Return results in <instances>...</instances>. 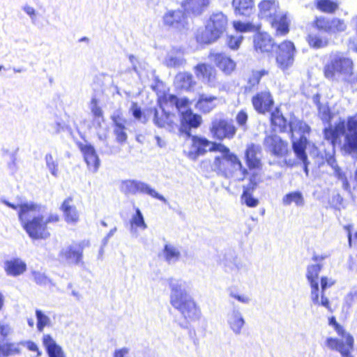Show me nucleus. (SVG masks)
<instances>
[{
	"label": "nucleus",
	"instance_id": "f257e3e1",
	"mask_svg": "<svg viewBox=\"0 0 357 357\" xmlns=\"http://www.w3.org/2000/svg\"><path fill=\"white\" fill-rule=\"evenodd\" d=\"M3 203L15 210L19 209V220L24 229L32 239H46L50 237L48 225L59 220V215L49 211L44 205L32 202L15 205L6 200H3Z\"/></svg>",
	"mask_w": 357,
	"mask_h": 357
},
{
	"label": "nucleus",
	"instance_id": "f03ea898",
	"mask_svg": "<svg viewBox=\"0 0 357 357\" xmlns=\"http://www.w3.org/2000/svg\"><path fill=\"white\" fill-rule=\"evenodd\" d=\"M192 148L197 155H202L208 151L220 152L221 155L215 157L214 165L227 177H235L239 181H243L248 174V170L243 167L237 155L231 153L229 149L222 144L211 142L205 138L193 136Z\"/></svg>",
	"mask_w": 357,
	"mask_h": 357
},
{
	"label": "nucleus",
	"instance_id": "7ed1b4c3",
	"mask_svg": "<svg viewBox=\"0 0 357 357\" xmlns=\"http://www.w3.org/2000/svg\"><path fill=\"white\" fill-rule=\"evenodd\" d=\"M324 136L327 140L334 143L340 136H344V147L349 153L357 152V114L349 116L347 120H340L335 127L326 128Z\"/></svg>",
	"mask_w": 357,
	"mask_h": 357
},
{
	"label": "nucleus",
	"instance_id": "20e7f679",
	"mask_svg": "<svg viewBox=\"0 0 357 357\" xmlns=\"http://www.w3.org/2000/svg\"><path fill=\"white\" fill-rule=\"evenodd\" d=\"M259 17L265 19L275 31L276 36H285L289 31V23L287 13L279 10L277 0H262L258 4Z\"/></svg>",
	"mask_w": 357,
	"mask_h": 357
},
{
	"label": "nucleus",
	"instance_id": "39448f33",
	"mask_svg": "<svg viewBox=\"0 0 357 357\" xmlns=\"http://www.w3.org/2000/svg\"><path fill=\"white\" fill-rule=\"evenodd\" d=\"M324 74L329 80H335L341 77L347 82L356 81L353 73L352 60L340 52H335L330 56L329 61L324 66Z\"/></svg>",
	"mask_w": 357,
	"mask_h": 357
},
{
	"label": "nucleus",
	"instance_id": "423d86ee",
	"mask_svg": "<svg viewBox=\"0 0 357 357\" xmlns=\"http://www.w3.org/2000/svg\"><path fill=\"white\" fill-rule=\"evenodd\" d=\"M329 325L333 326L337 333L342 337V340H339L335 338H328L326 340L327 346L340 352L342 357H353L351 351L354 347V338L352 335L346 332L342 326H340L335 320L334 317L329 319Z\"/></svg>",
	"mask_w": 357,
	"mask_h": 357
},
{
	"label": "nucleus",
	"instance_id": "0eeeda50",
	"mask_svg": "<svg viewBox=\"0 0 357 357\" xmlns=\"http://www.w3.org/2000/svg\"><path fill=\"white\" fill-rule=\"evenodd\" d=\"M166 105L175 106L176 109L181 112V121L188 124L190 127L197 128L202 122V117L193 114L188 109V100L186 98L178 99L176 96L168 94L165 97Z\"/></svg>",
	"mask_w": 357,
	"mask_h": 357
},
{
	"label": "nucleus",
	"instance_id": "6e6552de",
	"mask_svg": "<svg viewBox=\"0 0 357 357\" xmlns=\"http://www.w3.org/2000/svg\"><path fill=\"white\" fill-rule=\"evenodd\" d=\"M322 267L323 265L320 264L308 265L306 271V278L311 287L310 298L313 303L328 308V299L324 294L321 295V298L319 297L318 276Z\"/></svg>",
	"mask_w": 357,
	"mask_h": 357
},
{
	"label": "nucleus",
	"instance_id": "1a4fd4ad",
	"mask_svg": "<svg viewBox=\"0 0 357 357\" xmlns=\"http://www.w3.org/2000/svg\"><path fill=\"white\" fill-rule=\"evenodd\" d=\"M296 48L291 41H284L278 46L275 55V63L278 68L285 73L289 70L294 63Z\"/></svg>",
	"mask_w": 357,
	"mask_h": 357
},
{
	"label": "nucleus",
	"instance_id": "9d476101",
	"mask_svg": "<svg viewBox=\"0 0 357 357\" xmlns=\"http://www.w3.org/2000/svg\"><path fill=\"white\" fill-rule=\"evenodd\" d=\"M314 24L319 30L329 34L339 33L347 29V24L345 20L339 17H317Z\"/></svg>",
	"mask_w": 357,
	"mask_h": 357
},
{
	"label": "nucleus",
	"instance_id": "9b49d317",
	"mask_svg": "<svg viewBox=\"0 0 357 357\" xmlns=\"http://www.w3.org/2000/svg\"><path fill=\"white\" fill-rule=\"evenodd\" d=\"M173 307L188 322L197 321L201 317V309L191 296L173 305Z\"/></svg>",
	"mask_w": 357,
	"mask_h": 357
},
{
	"label": "nucleus",
	"instance_id": "f8f14e48",
	"mask_svg": "<svg viewBox=\"0 0 357 357\" xmlns=\"http://www.w3.org/2000/svg\"><path fill=\"white\" fill-rule=\"evenodd\" d=\"M167 283L170 290L169 301L173 306L190 296L186 291V282L181 279L169 278Z\"/></svg>",
	"mask_w": 357,
	"mask_h": 357
},
{
	"label": "nucleus",
	"instance_id": "ddd939ff",
	"mask_svg": "<svg viewBox=\"0 0 357 357\" xmlns=\"http://www.w3.org/2000/svg\"><path fill=\"white\" fill-rule=\"evenodd\" d=\"M166 26L181 31L187 28L188 22L185 15L182 10H169L163 16Z\"/></svg>",
	"mask_w": 357,
	"mask_h": 357
},
{
	"label": "nucleus",
	"instance_id": "4468645a",
	"mask_svg": "<svg viewBox=\"0 0 357 357\" xmlns=\"http://www.w3.org/2000/svg\"><path fill=\"white\" fill-rule=\"evenodd\" d=\"M266 149L273 155L282 158L288 152V144L277 135H270L265 138Z\"/></svg>",
	"mask_w": 357,
	"mask_h": 357
},
{
	"label": "nucleus",
	"instance_id": "2eb2a0df",
	"mask_svg": "<svg viewBox=\"0 0 357 357\" xmlns=\"http://www.w3.org/2000/svg\"><path fill=\"white\" fill-rule=\"evenodd\" d=\"M211 131L219 139H231L235 135V126L226 120H215L212 123Z\"/></svg>",
	"mask_w": 357,
	"mask_h": 357
},
{
	"label": "nucleus",
	"instance_id": "dca6fc26",
	"mask_svg": "<svg viewBox=\"0 0 357 357\" xmlns=\"http://www.w3.org/2000/svg\"><path fill=\"white\" fill-rule=\"evenodd\" d=\"M84 245L85 243L82 242L63 248L60 252V258L69 264H79L82 261Z\"/></svg>",
	"mask_w": 357,
	"mask_h": 357
},
{
	"label": "nucleus",
	"instance_id": "f3484780",
	"mask_svg": "<svg viewBox=\"0 0 357 357\" xmlns=\"http://www.w3.org/2000/svg\"><path fill=\"white\" fill-rule=\"evenodd\" d=\"M289 128L292 139V146L294 141H299L302 137L306 139V134L310 132V127L303 121L298 119L295 116H291L289 121Z\"/></svg>",
	"mask_w": 357,
	"mask_h": 357
},
{
	"label": "nucleus",
	"instance_id": "a211bd4d",
	"mask_svg": "<svg viewBox=\"0 0 357 357\" xmlns=\"http://www.w3.org/2000/svg\"><path fill=\"white\" fill-rule=\"evenodd\" d=\"M79 147L84 155L89 169L93 173L96 172L100 166V160L94 147L88 143H80Z\"/></svg>",
	"mask_w": 357,
	"mask_h": 357
},
{
	"label": "nucleus",
	"instance_id": "6ab92c4d",
	"mask_svg": "<svg viewBox=\"0 0 357 357\" xmlns=\"http://www.w3.org/2000/svg\"><path fill=\"white\" fill-rule=\"evenodd\" d=\"M206 24L220 38L227 30L228 19L222 12H215L211 15Z\"/></svg>",
	"mask_w": 357,
	"mask_h": 357
},
{
	"label": "nucleus",
	"instance_id": "aec40b11",
	"mask_svg": "<svg viewBox=\"0 0 357 357\" xmlns=\"http://www.w3.org/2000/svg\"><path fill=\"white\" fill-rule=\"evenodd\" d=\"M227 324L232 333L238 335L245 324V320L242 312L236 308L232 309L227 314Z\"/></svg>",
	"mask_w": 357,
	"mask_h": 357
},
{
	"label": "nucleus",
	"instance_id": "412c9836",
	"mask_svg": "<svg viewBox=\"0 0 357 357\" xmlns=\"http://www.w3.org/2000/svg\"><path fill=\"white\" fill-rule=\"evenodd\" d=\"M261 149L259 145L250 144L247 146L245 151L246 164L250 169L261 167Z\"/></svg>",
	"mask_w": 357,
	"mask_h": 357
},
{
	"label": "nucleus",
	"instance_id": "4be33fe9",
	"mask_svg": "<svg viewBox=\"0 0 357 357\" xmlns=\"http://www.w3.org/2000/svg\"><path fill=\"white\" fill-rule=\"evenodd\" d=\"M252 104L258 112L265 113L272 107L273 100L269 91H263L252 98Z\"/></svg>",
	"mask_w": 357,
	"mask_h": 357
},
{
	"label": "nucleus",
	"instance_id": "5701e85b",
	"mask_svg": "<svg viewBox=\"0 0 357 357\" xmlns=\"http://www.w3.org/2000/svg\"><path fill=\"white\" fill-rule=\"evenodd\" d=\"M3 268L8 275L17 277L26 271V264L22 259L15 257L5 261Z\"/></svg>",
	"mask_w": 357,
	"mask_h": 357
},
{
	"label": "nucleus",
	"instance_id": "b1692460",
	"mask_svg": "<svg viewBox=\"0 0 357 357\" xmlns=\"http://www.w3.org/2000/svg\"><path fill=\"white\" fill-rule=\"evenodd\" d=\"M274 45L273 38L266 33H258L255 36L254 47L257 52H271Z\"/></svg>",
	"mask_w": 357,
	"mask_h": 357
},
{
	"label": "nucleus",
	"instance_id": "393cba45",
	"mask_svg": "<svg viewBox=\"0 0 357 357\" xmlns=\"http://www.w3.org/2000/svg\"><path fill=\"white\" fill-rule=\"evenodd\" d=\"M211 59L227 75H230L236 68V63L225 54L216 53L211 54Z\"/></svg>",
	"mask_w": 357,
	"mask_h": 357
},
{
	"label": "nucleus",
	"instance_id": "a878e982",
	"mask_svg": "<svg viewBox=\"0 0 357 357\" xmlns=\"http://www.w3.org/2000/svg\"><path fill=\"white\" fill-rule=\"evenodd\" d=\"M61 210L63 213L64 219L67 223L75 225L79 221V214L75 206L73 204L71 198H67L63 201Z\"/></svg>",
	"mask_w": 357,
	"mask_h": 357
},
{
	"label": "nucleus",
	"instance_id": "bb28decb",
	"mask_svg": "<svg viewBox=\"0 0 357 357\" xmlns=\"http://www.w3.org/2000/svg\"><path fill=\"white\" fill-rule=\"evenodd\" d=\"M195 73L199 79L213 86L215 82V70L210 65L198 64L195 67Z\"/></svg>",
	"mask_w": 357,
	"mask_h": 357
},
{
	"label": "nucleus",
	"instance_id": "cd10ccee",
	"mask_svg": "<svg viewBox=\"0 0 357 357\" xmlns=\"http://www.w3.org/2000/svg\"><path fill=\"white\" fill-rule=\"evenodd\" d=\"M176 116L165 112V109L160 107V110L154 109V123L160 128L169 127L172 128L175 123Z\"/></svg>",
	"mask_w": 357,
	"mask_h": 357
},
{
	"label": "nucleus",
	"instance_id": "c85d7f7f",
	"mask_svg": "<svg viewBox=\"0 0 357 357\" xmlns=\"http://www.w3.org/2000/svg\"><path fill=\"white\" fill-rule=\"evenodd\" d=\"M43 344L49 357H66L62 347L56 342L50 335H43Z\"/></svg>",
	"mask_w": 357,
	"mask_h": 357
},
{
	"label": "nucleus",
	"instance_id": "c756f323",
	"mask_svg": "<svg viewBox=\"0 0 357 357\" xmlns=\"http://www.w3.org/2000/svg\"><path fill=\"white\" fill-rule=\"evenodd\" d=\"M211 0H184V9L195 15H201L209 6Z\"/></svg>",
	"mask_w": 357,
	"mask_h": 357
},
{
	"label": "nucleus",
	"instance_id": "7c9ffc66",
	"mask_svg": "<svg viewBox=\"0 0 357 357\" xmlns=\"http://www.w3.org/2000/svg\"><path fill=\"white\" fill-rule=\"evenodd\" d=\"M307 143V140L302 137L299 141L294 142V151L297 156V158L301 160L304 165V171L305 174L307 175L308 169H307V157L305 153L306 145Z\"/></svg>",
	"mask_w": 357,
	"mask_h": 357
},
{
	"label": "nucleus",
	"instance_id": "2f4dec72",
	"mask_svg": "<svg viewBox=\"0 0 357 357\" xmlns=\"http://www.w3.org/2000/svg\"><path fill=\"white\" fill-rule=\"evenodd\" d=\"M254 0H233L232 6L236 14L249 16L254 10Z\"/></svg>",
	"mask_w": 357,
	"mask_h": 357
},
{
	"label": "nucleus",
	"instance_id": "473e14b6",
	"mask_svg": "<svg viewBox=\"0 0 357 357\" xmlns=\"http://www.w3.org/2000/svg\"><path fill=\"white\" fill-rule=\"evenodd\" d=\"M217 98L213 96L202 94L199 96L195 107L197 109L204 112H210L215 106Z\"/></svg>",
	"mask_w": 357,
	"mask_h": 357
},
{
	"label": "nucleus",
	"instance_id": "72a5a7b5",
	"mask_svg": "<svg viewBox=\"0 0 357 357\" xmlns=\"http://www.w3.org/2000/svg\"><path fill=\"white\" fill-rule=\"evenodd\" d=\"M218 38V36L207 24L204 29H199L196 33V40L200 44H210Z\"/></svg>",
	"mask_w": 357,
	"mask_h": 357
},
{
	"label": "nucleus",
	"instance_id": "f704fd0d",
	"mask_svg": "<svg viewBox=\"0 0 357 357\" xmlns=\"http://www.w3.org/2000/svg\"><path fill=\"white\" fill-rule=\"evenodd\" d=\"M165 64L169 68H181L185 64V60L180 52L172 50L167 54Z\"/></svg>",
	"mask_w": 357,
	"mask_h": 357
},
{
	"label": "nucleus",
	"instance_id": "c9c22d12",
	"mask_svg": "<svg viewBox=\"0 0 357 357\" xmlns=\"http://www.w3.org/2000/svg\"><path fill=\"white\" fill-rule=\"evenodd\" d=\"M163 257L169 264H174L180 259L181 252L176 246L168 243L164 247Z\"/></svg>",
	"mask_w": 357,
	"mask_h": 357
},
{
	"label": "nucleus",
	"instance_id": "e433bc0d",
	"mask_svg": "<svg viewBox=\"0 0 357 357\" xmlns=\"http://www.w3.org/2000/svg\"><path fill=\"white\" fill-rule=\"evenodd\" d=\"M174 84L178 89L188 90L195 84V82L191 74L183 72L176 75Z\"/></svg>",
	"mask_w": 357,
	"mask_h": 357
},
{
	"label": "nucleus",
	"instance_id": "4c0bfd02",
	"mask_svg": "<svg viewBox=\"0 0 357 357\" xmlns=\"http://www.w3.org/2000/svg\"><path fill=\"white\" fill-rule=\"evenodd\" d=\"M271 123L275 129L280 132H285L289 128V123H287V119L283 116L282 114L278 109H276L271 114Z\"/></svg>",
	"mask_w": 357,
	"mask_h": 357
},
{
	"label": "nucleus",
	"instance_id": "58836bf2",
	"mask_svg": "<svg viewBox=\"0 0 357 357\" xmlns=\"http://www.w3.org/2000/svg\"><path fill=\"white\" fill-rule=\"evenodd\" d=\"M282 202L284 206L294 204L296 206H303L305 203L302 193L298 191L287 193L282 197Z\"/></svg>",
	"mask_w": 357,
	"mask_h": 357
},
{
	"label": "nucleus",
	"instance_id": "ea45409f",
	"mask_svg": "<svg viewBox=\"0 0 357 357\" xmlns=\"http://www.w3.org/2000/svg\"><path fill=\"white\" fill-rule=\"evenodd\" d=\"M20 353L21 349L20 348V343H0V357H8L9 356L17 355Z\"/></svg>",
	"mask_w": 357,
	"mask_h": 357
},
{
	"label": "nucleus",
	"instance_id": "a19ab883",
	"mask_svg": "<svg viewBox=\"0 0 357 357\" xmlns=\"http://www.w3.org/2000/svg\"><path fill=\"white\" fill-rule=\"evenodd\" d=\"M137 194L148 195L153 198L158 199L164 203L167 202V199L162 195H160L157 191L152 188L148 183L139 181Z\"/></svg>",
	"mask_w": 357,
	"mask_h": 357
},
{
	"label": "nucleus",
	"instance_id": "79ce46f5",
	"mask_svg": "<svg viewBox=\"0 0 357 357\" xmlns=\"http://www.w3.org/2000/svg\"><path fill=\"white\" fill-rule=\"evenodd\" d=\"M340 0H316L317 9L326 13H333L337 10Z\"/></svg>",
	"mask_w": 357,
	"mask_h": 357
},
{
	"label": "nucleus",
	"instance_id": "37998d69",
	"mask_svg": "<svg viewBox=\"0 0 357 357\" xmlns=\"http://www.w3.org/2000/svg\"><path fill=\"white\" fill-rule=\"evenodd\" d=\"M131 229L130 231L132 234L137 236L136 227H138L142 230L146 229L147 225L144 222V219L141 211L137 208L136 213L132 216L131 220Z\"/></svg>",
	"mask_w": 357,
	"mask_h": 357
},
{
	"label": "nucleus",
	"instance_id": "c03bdc74",
	"mask_svg": "<svg viewBox=\"0 0 357 357\" xmlns=\"http://www.w3.org/2000/svg\"><path fill=\"white\" fill-rule=\"evenodd\" d=\"M139 180L128 179L121 183V191L126 195H135L137 194Z\"/></svg>",
	"mask_w": 357,
	"mask_h": 357
},
{
	"label": "nucleus",
	"instance_id": "a18cd8bd",
	"mask_svg": "<svg viewBox=\"0 0 357 357\" xmlns=\"http://www.w3.org/2000/svg\"><path fill=\"white\" fill-rule=\"evenodd\" d=\"M36 317L37 319V329L38 331L42 332L45 327L51 325L50 318L45 314L42 310H36Z\"/></svg>",
	"mask_w": 357,
	"mask_h": 357
},
{
	"label": "nucleus",
	"instance_id": "49530a36",
	"mask_svg": "<svg viewBox=\"0 0 357 357\" xmlns=\"http://www.w3.org/2000/svg\"><path fill=\"white\" fill-rule=\"evenodd\" d=\"M235 30L239 32L256 31L260 29L259 25H255L252 23H245L240 21H236L233 23Z\"/></svg>",
	"mask_w": 357,
	"mask_h": 357
},
{
	"label": "nucleus",
	"instance_id": "de8ad7c7",
	"mask_svg": "<svg viewBox=\"0 0 357 357\" xmlns=\"http://www.w3.org/2000/svg\"><path fill=\"white\" fill-rule=\"evenodd\" d=\"M308 43L312 47L322 48L328 45V39L317 34H310L308 36Z\"/></svg>",
	"mask_w": 357,
	"mask_h": 357
},
{
	"label": "nucleus",
	"instance_id": "09e8293b",
	"mask_svg": "<svg viewBox=\"0 0 357 357\" xmlns=\"http://www.w3.org/2000/svg\"><path fill=\"white\" fill-rule=\"evenodd\" d=\"M46 167L52 176L57 177L59 174L58 162L51 153H47L45 157Z\"/></svg>",
	"mask_w": 357,
	"mask_h": 357
},
{
	"label": "nucleus",
	"instance_id": "8fccbe9b",
	"mask_svg": "<svg viewBox=\"0 0 357 357\" xmlns=\"http://www.w3.org/2000/svg\"><path fill=\"white\" fill-rule=\"evenodd\" d=\"M260 168L259 169H252L248 171V174L245 178L248 176L249 180L250 182V187L252 188H255L260 181H261V174H260Z\"/></svg>",
	"mask_w": 357,
	"mask_h": 357
},
{
	"label": "nucleus",
	"instance_id": "3c124183",
	"mask_svg": "<svg viewBox=\"0 0 357 357\" xmlns=\"http://www.w3.org/2000/svg\"><path fill=\"white\" fill-rule=\"evenodd\" d=\"M229 297L237 300L238 302L243 304H248L251 299L249 296L244 294H238L236 291L232 289H228Z\"/></svg>",
	"mask_w": 357,
	"mask_h": 357
},
{
	"label": "nucleus",
	"instance_id": "603ef678",
	"mask_svg": "<svg viewBox=\"0 0 357 357\" xmlns=\"http://www.w3.org/2000/svg\"><path fill=\"white\" fill-rule=\"evenodd\" d=\"M129 111L132 114L135 119L140 121L143 123H145L146 121V117L142 116V112L140 107H139L136 102H132Z\"/></svg>",
	"mask_w": 357,
	"mask_h": 357
},
{
	"label": "nucleus",
	"instance_id": "864d4df0",
	"mask_svg": "<svg viewBox=\"0 0 357 357\" xmlns=\"http://www.w3.org/2000/svg\"><path fill=\"white\" fill-rule=\"evenodd\" d=\"M334 169V174L335 176L342 182V188L345 190H349L350 188L349 183L347 181V178L344 174L341 171L340 168L337 166H335L333 167Z\"/></svg>",
	"mask_w": 357,
	"mask_h": 357
},
{
	"label": "nucleus",
	"instance_id": "5fc2aeb1",
	"mask_svg": "<svg viewBox=\"0 0 357 357\" xmlns=\"http://www.w3.org/2000/svg\"><path fill=\"white\" fill-rule=\"evenodd\" d=\"M243 39V36L241 35H236V36H229L227 38V45L232 50H237Z\"/></svg>",
	"mask_w": 357,
	"mask_h": 357
},
{
	"label": "nucleus",
	"instance_id": "6e6d98bb",
	"mask_svg": "<svg viewBox=\"0 0 357 357\" xmlns=\"http://www.w3.org/2000/svg\"><path fill=\"white\" fill-rule=\"evenodd\" d=\"M267 72L266 70L254 71L248 79V84L250 87L257 85L260 81L261 77L266 75Z\"/></svg>",
	"mask_w": 357,
	"mask_h": 357
},
{
	"label": "nucleus",
	"instance_id": "4d7b16f0",
	"mask_svg": "<svg viewBox=\"0 0 357 357\" xmlns=\"http://www.w3.org/2000/svg\"><path fill=\"white\" fill-rule=\"evenodd\" d=\"M31 275L36 283L39 285H45L50 282V280L44 273L34 271L31 272Z\"/></svg>",
	"mask_w": 357,
	"mask_h": 357
},
{
	"label": "nucleus",
	"instance_id": "13d9d810",
	"mask_svg": "<svg viewBox=\"0 0 357 357\" xmlns=\"http://www.w3.org/2000/svg\"><path fill=\"white\" fill-rule=\"evenodd\" d=\"M319 116L322 121L329 122L331 119V113L328 105H319Z\"/></svg>",
	"mask_w": 357,
	"mask_h": 357
},
{
	"label": "nucleus",
	"instance_id": "bf43d9fd",
	"mask_svg": "<svg viewBox=\"0 0 357 357\" xmlns=\"http://www.w3.org/2000/svg\"><path fill=\"white\" fill-rule=\"evenodd\" d=\"M248 114L245 110H241L236 116V121L238 125L244 130H246V123L248 121Z\"/></svg>",
	"mask_w": 357,
	"mask_h": 357
},
{
	"label": "nucleus",
	"instance_id": "052dcab7",
	"mask_svg": "<svg viewBox=\"0 0 357 357\" xmlns=\"http://www.w3.org/2000/svg\"><path fill=\"white\" fill-rule=\"evenodd\" d=\"M242 199L245 203V204L249 207H255L259 204L258 199L253 197L247 191L243 192V194L242 195Z\"/></svg>",
	"mask_w": 357,
	"mask_h": 357
},
{
	"label": "nucleus",
	"instance_id": "680f3d73",
	"mask_svg": "<svg viewBox=\"0 0 357 357\" xmlns=\"http://www.w3.org/2000/svg\"><path fill=\"white\" fill-rule=\"evenodd\" d=\"M13 332V330L8 323L0 321V335L3 339L12 335Z\"/></svg>",
	"mask_w": 357,
	"mask_h": 357
},
{
	"label": "nucleus",
	"instance_id": "e2e57ef3",
	"mask_svg": "<svg viewBox=\"0 0 357 357\" xmlns=\"http://www.w3.org/2000/svg\"><path fill=\"white\" fill-rule=\"evenodd\" d=\"M357 301V291L354 290L349 292L344 300V305L348 308Z\"/></svg>",
	"mask_w": 357,
	"mask_h": 357
},
{
	"label": "nucleus",
	"instance_id": "0e129e2a",
	"mask_svg": "<svg viewBox=\"0 0 357 357\" xmlns=\"http://www.w3.org/2000/svg\"><path fill=\"white\" fill-rule=\"evenodd\" d=\"M90 109L93 114L96 117H100L102 114V111L101 108L98 105V101L95 98H92L91 100Z\"/></svg>",
	"mask_w": 357,
	"mask_h": 357
},
{
	"label": "nucleus",
	"instance_id": "69168bd1",
	"mask_svg": "<svg viewBox=\"0 0 357 357\" xmlns=\"http://www.w3.org/2000/svg\"><path fill=\"white\" fill-rule=\"evenodd\" d=\"M125 126L114 128L116 140L119 142H123L127 139V135L125 132Z\"/></svg>",
	"mask_w": 357,
	"mask_h": 357
},
{
	"label": "nucleus",
	"instance_id": "338daca9",
	"mask_svg": "<svg viewBox=\"0 0 357 357\" xmlns=\"http://www.w3.org/2000/svg\"><path fill=\"white\" fill-rule=\"evenodd\" d=\"M22 10L30 17L31 22L36 20L37 12L33 6L26 4L22 7Z\"/></svg>",
	"mask_w": 357,
	"mask_h": 357
},
{
	"label": "nucleus",
	"instance_id": "774afa93",
	"mask_svg": "<svg viewBox=\"0 0 357 357\" xmlns=\"http://www.w3.org/2000/svg\"><path fill=\"white\" fill-rule=\"evenodd\" d=\"M335 283V280L327 277H322L321 279V287L322 291L328 287H332Z\"/></svg>",
	"mask_w": 357,
	"mask_h": 357
}]
</instances>
